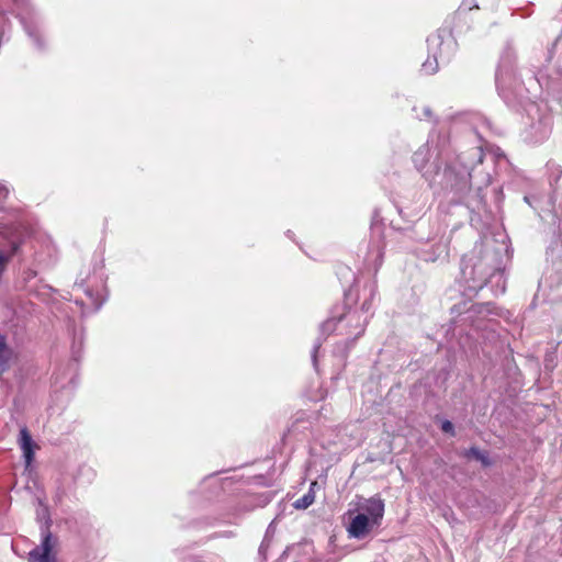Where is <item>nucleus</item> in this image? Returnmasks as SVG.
I'll return each instance as SVG.
<instances>
[{"instance_id": "7ed1b4c3", "label": "nucleus", "mask_w": 562, "mask_h": 562, "mask_svg": "<svg viewBox=\"0 0 562 562\" xmlns=\"http://www.w3.org/2000/svg\"><path fill=\"white\" fill-rule=\"evenodd\" d=\"M429 50L432 53L434 60L429 58L423 64L422 70L427 75H432L438 70L439 63H448L454 53L456 42L450 37H443L441 32L430 35L427 38Z\"/></svg>"}, {"instance_id": "423d86ee", "label": "nucleus", "mask_w": 562, "mask_h": 562, "mask_svg": "<svg viewBox=\"0 0 562 562\" xmlns=\"http://www.w3.org/2000/svg\"><path fill=\"white\" fill-rule=\"evenodd\" d=\"M432 156L429 148V142L426 145L419 147L413 155V162L416 169L423 172L427 180H432L438 175L439 166L437 162H432L428 166L429 159Z\"/></svg>"}, {"instance_id": "aec40b11", "label": "nucleus", "mask_w": 562, "mask_h": 562, "mask_svg": "<svg viewBox=\"0 0 562 562\" xmlns=\"http://www.w3.org/2000/svg\"><path fill=\"white\" fill-rule=\"evenodd\" d=\"M370 308H371V302H370V300H366V301L362 303L361 312H359V313H360V315H362V316H367V317H368V313H369Z\"/></svg>"}, {"instance_id": "b1692460", "label": "nucleus", "mask_w": 562, "mask_h": 562, "mask_svg": "<svg viewBox=\"0 0 562 562\" xmlns=\"http://www.w3.org/2000/svg\"><path fill=\"white\" fill-rule=\"evenodd\" d=\"M374 294H375L374 288L371 285L370 286V300H372L374 297Z\"/></svg>"}, {"instance_id": "f257e3e1", "label": "nucleus", "mask_w": 562, "mask_h": 562, "mask_svg": "<svg viewBox=\"0 0 562 562\" xmlns=\"http://www.w3.org/2000/svg\"><path fill=\"white\" fill-rule=\"evenodd\" d=\"M483 158L482 148L473 147L446 166L441 186L453 194L451 201L463 203L472 186L481 190L490 184L488 173H476V167L483 162Z\"/></svg>"}, {"instance_id": "20e7f679", "label": "nucleus", "mask_w": 562, "mask_h": 562, "mask_svg": "<svg viewBox=\"0 0 562 562\" xmlns=\"http://www.w3.org/2000/svg\"><path fill=\"white\" fill-rule=\"evenodd\" d=\"M367 316L360 315L358 311H348L339 317L327 319L322 328L325 331L338 330L340 335L352 337V341L358 339L364 331Z\"/></svg>"}, {"instance_id": "412c9836", "label": "nucleus", "mask_w": 562, "mask_h": 562, "mask_svg": "<svg viewBox=\"0 0 562 562\" xmlns=\"http://www.w3.org/2000/svg\"><path fill=\"white\" fill-rule=\"evenodd\" d=\"M462 7L469 9V10H472L474 8H479V5L476 4L475 0H463Z\"/></svg>"}, {"instance_id": "1a4fd4ad", "label": "nucleus", "mask_w": 562, "mask_h": 562, "mask_svg": "<svg viewBox=\"0 0 562 562\" xmlns=\"http://www.w3.org/2000/svg\"><path fill=\"white\" fill-rule=\"evenodd\" d=\"M38 503H40V508L36 512V517H37V520L40 521V530H41V536H42L41 543H43L45 541L46 537L49 536L50 547H57L58 537L53 536V533L49 530V528L52 526V518L49 515V510H48L47 506H45L41 501Z\"/></svg>"}, {"instance_id": "2eb2a0df", "label": "nucleus", "mask_w": 562, "mask_h": 562, "mask_svg": "<svg viewBox=\"0 0 562 562\" xmlns=\"http://www.w3.org/2000/svg\"><path fill=\"white\" fill-rule=\"evenodd\" d=\"M467 456L473 457L474 459L481 461L484 465H487L490 463L487 456L475 447H471L467 452Z\"/></svg>"}, {"instance_id": "39448f33", "label": "nucleus", "mask_w": 562, "mask_h": 562, "mask_svg": "<svg viewBox=\"0 0 562 562\" xmlns=\"http://www.w3.org/2000/svg\"><path fill=\"white\" fill-rule=\"evenodd\" d=\"M553 124V116L548 111L537 109V119L526 130V140L531 144H540L549 138Z\"/></svg>"}, {"instance_id": "393cba45", "label": "nucleus", "mask_w": 562, "mask_h": 562, "mask_svg": "<svg viewBox=\"0 0 562 562\" xmlns=\"http://www.w3.org/2000/svg\"><path fill=\"white\" fill-rule=\"evenodd\" d=\"M562 173V168L560 166H558V177H560Z\"/></svg>"}, {"instance_id": "9d476101", "label": "nucleus", "mask_w": 562, "mask_h": 562, "mask_svg": "<svg viewBox=\"0 0 562 562\" xmlns=\"http://www.w3.org/2000/svg\"><path fill=\"white\" fill-rule=\"evenodd\" d=\"M49 541L47 536L43 543L32 549L29 553V562H58L54 552L56 547H50Z\"/></svg>"}, {"instance_id": "f3484780", "label": "nucleus", "mask_w": 562, "mask_h": 562, "mask_svg": "<svg viewBox=\"0 0 562 562\" xmlns=\"http://www.w3.org/2000/svg\"><path fill=\"white\" fill-rule=\"evenodd\" d=\"M24 29H25L26 33L29 34V36L34 40V43L36 44V46L38 48H41L42 45L40 42L38 30L35 26L26 25V24L24 25Z\"/></svg>"}, {"instance_id": "6e6552de", "label": "nucleus", "mask_w": 562, "mask_h": 562, "mask_svg": "<svg viewBox=\"0 0 562 562\" xmlns=\"http://www.w3.org/2000/svg\"><path fill=\"white\" fill-rule=\"evenodd\" d=\"M384 501L378 495L364 499V502L359 506V509L368 515L372 522L376 524V527L381 525L384 516Z\"/></svg>"}, {"instance_id": "6ab92c4d", "label": "nucleus", "mask_w": 562, "mask_h": 562, "mask_svg": "<svg viewBox=\"0 0 562 562\" xmlns=\"http://www.w3.org/2000/svg\"><path fill=\"white\" fill-rule=\"evenodd\" d=\"M441 430L446 434L454 436V426L450 420H443L441 424Z\"/></svg>"}, {"instance_id": "4468645a", "label": "nucleus", "mask_w": 562, "mask_h": 562, "mask_svg": "<svg viewBox=\"0 0 562 562\" xmlns=\"http://www.w3.org/2000/svg\"><path fill=\"white\" fill-rule=\"evenodd\" d=\"M316 485V482H313L311 484V488L310 491L303 495L302 497L297 498L293 506L296 508V509H306L307 507H310L314 501H315V495H314V492H313V486Z\"/></svg>"}, {"instance_id": "5701e85b", "label": "nucleus", "mask_w": 562, "mask_h": 562, "mask_svg": "<svg viewBox=\"0 0 562 562\" xmlns=\"http://www.w3.org/2000/svg\"><path fill=\"white\" fill-rule=\"evenodd\" d=\"M318 348H319V345H316L314 347V350H313V361H314V363L316 362V351H317Z\"/></svg>"}, {"instance_id": "a211bd4d", "label": "nucleus", "mask_w": 562, "mask_h": 562, "mask_svg": "<svg viewBox=\"0 0 562 562\" xmlns=\"http://www.w3.org/2000/svg\"><path fill=\"white\" fill-rule=\"evenodd\" d=\"M86 294L87 296L90 299L91 303L94 305V310H99L103 303V301H99L95 296H94V293L91 291V290H86Z\"/></svg>"}, {"instance_id": "4be33fe9", "label": "nucleus", "mask_w": 562, "mask_h": 562, "mask_svg": "<svg viewBox=\"0 0 562 562\" xmlns=\"http://www.w3.org/2000/svg\"><path fill=\"white\" fill-rule=\"evenodd\" d=\"M431 115H432V112H431L430 108L424 106L423 108V117L429 120V119H431Z\"/></svg>"}, {"instance_id": "f03ea898", "label": "nucleus", "mask_w": 562, "mask_h": 562, "mask_svg": "<svg viewBox=\"0 0 562 562\" xmlns=\"http://www.w3.org/2000/svg\"><path fill=\"white\" fill-rule=\"evenodd\" d=\"M496 252L490 249H474L471 256L462 259V274L470 290H482L491 285L495 295L503 294L506 289L504 271L499 267L492 266L496 260Z\"/></svg>"}, {"instance_id": "dca6fc26", "label": "nucleus", "mask_w": 562, "mask_h": 562, "mask_svg": "<svg viewBox=\"0 0 562 562\" xmlns=\"http://www.w3.org/2000/svg\"><path fill=\"white\" fill-rule=\"evenodd\" d=\"M448 142H449V138L446 134L445 135H441L440 133L438 134V143L436 145L437 158H440L443 155V151H445V148H446Z\"/></svg>"}, {"instance_id": "0eeeda50", "label": "nucleus", "mask_w": 562, "mask_h": 562, "mask_svg": "<svg viewBox=\"0 0 562 562\" xmlns=\"http://www.w3.org/2000/svg\"><path fill=\"white\" fill-rule=\"evenodd\" d=\"M373 527H376V524H373L364 513H359L351 519L347 531L350 538L363 539Z\"/></svg>"}, {"instance_id": "9b49d317", "label": "nucleus", "mask_w": 562, "mask_h": 562, "mask_svg": "<svg viewBox=\"0 0 562 562\" xmlns=\"http://www.w3.org/2000/svg\"><path fill=\"white\" fill-rule=\"evenodd\" d=\"M513 55L509 52H506L499 61L498 68L495 75V82L497 89L501 91L505 83L512 78L513 74Z\"/></svg>"}, {"instance_id": "f8f14e48", "label": "nucleus", "mask_w": 562, "mask_h": 562, "mask_svg": "<svg viewBox=\"0 0 562 562\" xmlns=\"http://www.w3.org/2000/svg\"><path fill=\"white\" fill-rule=\"evenodd\" d=\"M18 442L23 452L25 465L30 467L34 460V453L35 450L38 449V446L33 441L26 427L21 428Z\"/></svg>"}, {"instance_id": "ddd939ff", "label": "nucleus", "mask_w": 562, "mask_h": 562, "mask_svg": "<svg viewBox=\"0 0 562 562\" xmlns=\"http://www.w3.org/2000/svg\"><path fill=\"white\" fill-rule=\"evenodd\" d=\"M12 357V349L7 345L5 338L0 335V373L9 369Z\"/></svg>"}]
</instances>
